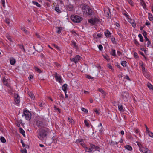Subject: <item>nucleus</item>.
<instances>
[{
	"label": "nucleus",
	"instance_id": "obj_17",
	"mask_svg": "<svg viewBox=\"0 0 153 153\" xmlns=\"http://www.w3.org/2000/svg\"><path fill=\"white\" fill-rule=\"evenodd\" d=\"M84 148L85 151L87 152H91L93 151V150L91 149V148H88L86 146Z\"/></svg>",
	"mask_w": 153,
	"mask_h": 153
},
{
	"label": "nucleus",
	"instance_id": "obj_45",
	"mask_svg": "<svg viewBox=\"0 0 153 153\" xmlns=\"http://www.w3.org/2000/svg\"><path fill=\"white\" fill-rule=\"evenodd\" d=\"M73 7L72 6H68V9L69 10H71Z\"/></svg>",
	"mask_w": 153,
	"mask_h": 153
},
{
	"label": "nucleus",
	"instance_id": "obj_59",
	"mask_svg": "<svg viewBox=\"0 0 153 153\" xmlns=\"http://www.w3.org/2000/svg\"><path fill=\"white\" fill-rule=\"evenodd\" d=\"M53 45L54 46V47L55 48H56L57 50H60L59 48L57 45L55 44H53Z\"/></svg>",
	"mask_w": 153,
	"mask_h": 153
},
{
	"label": "nucleus",
	"instance_id": "obj_55",
	"mask_svg": "<svg viewBox=\"0 0 153 153\" xmlns=\"http://www.w3.org/2000/svg\"><path fill=\"white\" fill-rule=\"evenodd\" d=\"M98 48H99V49L100 50H102L103 47H102V45H99L98 46Z\"/></svg>",
	"mask_w": 153,
	"mask_h": 153
},
{
	"label": "nucleus",
	"instance_id": "obj_31",
	"mask_svg": "<svg viewBox=\"0 0 153 153\" xmlns=\"http://www.w3.org/2000/svg\"><path fill=\"white\" fill-rule=\"evenodd\" d=\"M32 3L33 4L36 5L38 7H41L40 5L37 2L33 1L32 2Z\"/></svg>",
	"mask_w": 153,
	"mask_h": 153
},
{
	"label": "nucleus",
	"instance_id": "obj_7",
	"mask_svg": "<svg viewBox=\"0 0 153 153\" xmlns=\"http://www.w3.org/2000/svg\"><path fill=\"white\" fill-rule=\"evenodd\" d=\"M55 77L56 81L58 82L59 83H62V81L61 79V76L57 73H55Z\"/></svg>",
	"mask_w": 153,
	"mask_h": 153
},
{
	"label": "nucleus",
	"instance_id": "obj_60",
	"mask_svg": "<svg viewBox=\"0 0 153 153\" xmlns=\"http://www.w3.org/2000/svg\"><path fill=\"white\" fill-rule=\"evenodd\" d=\"M128 1L130 5H132L133 2L131 0H128Z\"/></svg>",
	"mask_w": 153,
	"mask_h": 153
},
{
	"label": "nucleus",
	"instance_id": "obj_1",
	"mask_svg": "<svg viewBox=\"0 0 153 153\" xmlns=\"http://www.w3.org/2000/svg\"><path fill=\"white\" fill-rule=\"evenodd\" d=\"M47 132L48 128H40L38 133V138L42 140L44 138L46 137Z\"/></svg>",
	"mask_w": 153,
	"mask_h": 153
},
{
	"label": "nucleus",
	"instance_id": "obj_48",
	"mask_svg": "<svg viewBox=\"0 0 153 153\" xmlns=\"http://www.w3.org/2000/svg\"><path fill=\"white\" fill-rule=\"evenodd\" d=\"M21 151L22 153H27V151L26 149H24V150H21Z\"/></svg>",
	"mask_w": 153,
	"mask_h": 153
},
{
	"label": "nucleus",
	"instance_id": "obj_6",
	"mask_svg": "<svg viewBox=\"0 0 153 153\" xmlns=\"http://www.w3.org/2000/svg\"><path fill=\"white\" fill-rule=\"evenodd\" d=\"M99 21V19L97 18H93L88 20V22L92 25H94Z\"/></svg>",
	"mask_w": 153,
	"mask_h": 153
},
{
	"label": "nucleus",
	"instance_id": "obj_53",
	"mask_svg": "<svg viewBox=\"0 0 153 153\" xmlns=\"http://www.w3.org/2000/svg\"><path fill=\"white\" fill-rule=\"evenodd\" d=\"M145 127H146V133H147L148 132H149L150 131L149 130V128H148L146 124L145 125Z\"/></svg>",
	"mask_w": 153,
	"mask_h": 153
},
{
	"label": "nucleus",
	"instance_id": "obj_26",
	"mask_svg": "<svg viewBox=\"0 0 153 153\" xmlns=\"http://www.w3.org/2000/svg\"><path fill=\"white\" fill-rule=\"evenodd\" d=\"M57 28L58 30L56 32L58 34H59L61 33V31L62 30V27H57Z\"/></svg>",
	"mask_w": 153,
	"mask_h": 153
},
{
	"label": "nucleus",
	"instance_id": "obj_64",
	"mask_svg": "<svg viewBox=\"0 0 153 153\" xmlns=\"http://www.w3.org/2000/svg\"><path fill=\"white\" fill-rule=\"evenodd\" d=\"M102 34L101 33H98L97 34V36L99 38L101 37L102 36Z\"/></svg>",
	"mask_w": 153,
	"mask_h": 153
},
{
	"label": "nucleus",
	"instance_id": "obj_58",
	"mask_svg": "<svg viewBox=\"0 0 153 153\" xmlns=\"http://www.w3.org/2000/svg\"><path fill=\"white\" fill-rule=\"evenodd\" d=\"M143 34L144 36L145 37V36H146L147 34L146 33V32L144 30H143Z\"/></svg>",
	"mask_w": 153,
	"mask_h": 153
},
{
	"label": "nucleus",
	"instance_id": "obj_14",
	"mask_svg": "<svg viewBox=\"0 0 153 153\" xmlns=\"http://www.w3.org/2000/svg\"><path fill=\"white\" fill-rule=\"evenodd\" d=\"M104 34L107 37H110L111 35L110 32L107 30L105 31Z\"/></svg>",
	"mask_w": 153,
	"mask_h": 153
},
{
	"label": "nucleus",
	"instance_id": "obj_29",
	"mask_svg": "<svg viewBox=\"0 0 153 153\" xmlns=\"http://www.w3.org/2000/svg\"><path fill=\"white\" fill-rule=\"evenodd\" d=\"M19 47L24 52H25V50L24 49V46H23L22 44L19 45Z\"/></svg>",
	"mask_w": 153,
	"mask_h": 153
},
{
	"label": "nucleus",
	"instance_id": "obj_32",
	"mask_svg": "<svg viewBox=\"0 0 153 153\" xmlns=\"http://www.w3.org/2000/svg\"><path fill=\"white\" fill-rule=\"evenodd\" d=\"M138 37L140 38V41L142 42H143V37H142L141 34H140L138 35Z\"/></svg>",
	"mask_w": 153,
	"mask_h": 153
},
{
	"label": "nucleus",
	"instance_id": "obj_25",
	"mask_svg": "<svg viewBox=\"0 0 153 153\" xmlns=\"http://www.w3.org/2000/svg\"><path fill=\"white\" fill-rule=\"evenodd\" d=\"M147 86L149 89L153 90V86L151 84L149 83H148L147 84Z\"/></svg>",
	"mask_w": 153,
	"mask_h": 153
},
{
	"label": "nucleus",
	"instance_id": "obj_21",
	"mask_svg": "<svg viewBox=\"0 0 153 153\" xmlns=\"http://www.w3.org/2000/svg\"><path fill=\"white\" fill-rule=\"evenodd\" d=\"M28 95L32 99H34L35 96L32 92H30L29 93Z\"/></svg>",
	"mask_w": 153,
	"mask_h": 153
},
{
	"label": "nucleus",
	"instance_id": "obj_4",
	"mask_svg": "<svg viewBox=\"0 0 153 153\" xmlns=\"http://www.w3.org/2000/svg\"><path fill=\"white\" fill-rule=\"evenodd\" d=\"M23 114L22 116H25L26 120H30L31 118V114L30 112L26 110H24L23 111Z\"/></svg>",
	"mask_w": 153,
	"mask_h": 153
},
{
	"label": "nucleus",
	"instance_id": "obj_34",
	"mask_svg": "<svg viewBox=\"0 0 153 153\" xmlns=\"http://www.w3.org/2000/svg\"><path fill=\"white\" fill-rule=\"evenodd\" d=\"M0 140L3 143H5L6 142V140L3 137H1Z\"/></svg>",
	"mask_w": 153,
	"mask_h": 153
},
{
	"label": "nucleus",
	"instance_id": "obj_51",
	"mask_svg": "<svg viewBox=\"0 0 153 153\" xmlns=\"http://www.w3.org/2000/svg\"><path fill=\"white\" fill-rule=\"evenodd\" d=\"M134 57L136 58H138V55L137 53L136 52H134Z\"/></svg>",
	"mask_w": 153,
	"mask_h": 153
},
{
	"label": "nucleus",
	"instance_id": "obj_13",
	"mask_svg": "<svg viewBox=\"0 0 153 153\" xmlns=\"http://www.w3.org/2000/svg\"><path fill=\"white\" fill-rule=\"evenodd\" d=\"M68 85L66 84H64L62 87V89L64 91L65 93H67V88Z\"/></svg>",
	"mask_w": 153,
	"mask_h": 153
},
{
	"label": "nucleus",
	"instance_id": "obj_8",
	"mask_svg": "<svg viewBox=\"0 0 153 153\" xmlns=\"http://www.w3.org/2000/svg\"><path fill=\"white\" fill-rule=\"evenodd\" d=\"M36 124L39 128H42L44 127V124L43 123L42 121L39 120L36 121Z\"/></svg>",
	"mask_w": 153,
	"mask_h": 153
},
{
	"label": "nucleus",
	"instance_id": "obj_40",
	"mask_svg": "<svg viewBox=\"0 0 153 153\" xmlns=\"http://www.w3.org/2000/svg\"><path fill=\"white\" fill-rule=\"evenodd\" d=\"M84 123L86 125V126L87 127H89V124L88 123V122L86 120H84Z\"/></svg>",
	"mask_w": 153,
	"mask_h": 153
},
{
	"label": "nucleus",
	"instance_id": "obj_12",
	"mask_svg": "<svg viewBox=\"0 0 153 153\" xmlns=\"http://www.w3.org/2000/svg\"><path fill=\"white\" fill-rule=\"evenodd\" d=\"M140 150L144 153H148V152L149 151V150L148 149L143 147V148H141V149H140Z\"/></svg>",
	"mask_w": 153,
	"mask_h": 153
},
{
	"label": "nucleus",
	"instance_id": "obj_24",
	"mask_svg": "<svg viewBox=\"0 0 153 153\" xmlns=\"http://www.w3.org/2000/svg\"><path fill=\"white\" fill-rule=\"evenodd\" d=\"M141 4L143 6V8H144L146 7V4L145 2L143 0L141 1L140 2Z\"/></svg>",
	"mask_w": 153,
	"mask_h": 153
},
{
	"label": "nucleus",
	"instance_id": "obj_36",
	"mask_svg": "<svg viewBox=\"0 0 153 153\" xmlns=\"http://www.w3.org/2000/svg\"><path fill=\"white\" fill-rule=\"evenodd\" d=\"M126 62L125 61H122L121 62V65L123 67H126Z\"/></svg>",
	"mask_w": 153,
	"mask_h": 153
},
{
	"label": "nucleus",
	"instance_id": "obj_37",
	"mask_svg": "<svg viewBox=\"0 0 153 153\" xmlns=\"http://www.w3.org/2000/svg\"><path fill=\"white\" fill-rule=\"evenodd\" d=\"M111 54L114 56H116L115 54V50L113 49L112 50V51L111 52Z\"/></svg>",
	"mask_w": 153,
	"mask_h": 153
},
{
	"label": "nucleus",
	"instance_id": "obj_9",
	"mask_svg": "<svg viewBox=\"0 0 153 153\" xmlns=\"http://www.w3.org/2000/svg\"><path fill=\"white\" fill-rule=\"evenodd\" d=\"M80 57L79 55H76L75 57L71 59V60L74 62L75 63H76L79 60Z\"/></svg>",
	"mask_w": 153,
	"mask_h": 153
},
{
	"label": "nucleus",
	"instance_id": "obj_44",
	"mask_svg": "<svg viewBox=\"0 0 153 153\" xmlns=\"http://www.w3.org/2000/svg\"><path fill=\"white\" fill-rule=\"evenodd\" d=\"M55 10L56 12L58 13H60V11L58 7H56L55 8Z\"/></svg>",
	"mask_w": 153,
	"mask_h": 153
},
{
	"label": "nucleus",
	"instance_id": "obj_23",
	"mask_svg": "<svg viewBox=\"0 0 153 153\" xmlns=\"http://www.w3.org/2000/svg\"><path fill=\"white\" fill-rule=\"evenodd\" d=\"M83 140L82 139H79L78 140H77L76 141V143H82L83 141Z\"/></svg>",
	"mask_w": 153,
	"mask_h": 153
},
{
	"label": "nucleus",
	"instance_id": "obj_33",
	"mask_svg": "<svg viewBox=\"0 0 153 153\" xmlns=\"http://www.w3.org/2000/svg\"><path fill=\"white\" fill-rule=\"evenodd\" d=\"M98 91L100 92L102 94H105V92L104 91V90H103L101 88H99L98 89Z\"/></svg>",
	"mask_w": 153,
	"mask_h": 153
},
{
	"label": "nucleus",
	"instance_id": "obj_41",
	"mask_svg": "<svg viewBox=\"0 0 153 153\" xmlns=\"http://www.w3.org/2000/svg\"><path fill=\"white\" fill-rule=\"evenodd\" d=\"M147 133L150 137H153V133L152 132L149 131V132H148Z\"/></svg>",
	"mask_w": 153,
	"mask_h": 153
},
{
	"label": "nucleus",
	"instance_id": "obj_35",
	"mask_svg": "<svg viewBox=\"0 0 153 153\" xmlns=\"http://www.w3.org/2000/svg\"><path fill=\"white\" fill-rule=\"evenodd\" d=\"M34 69L35 71H36L39 73H41L42 72V71L37 67H35Z\"/></svg>",
	"mask_w": 153,
	"mask_h": 153
},
{
	"label": "nucleus",
	"instance_id": "obj_47",
	"mask_svg": "<svg viewBox=\"0 0 153 153\" xmlns=\"http://www.w3.org/2000/svg\"><path fill=\"white\" fill-rule=\"evenodd\" d=\"M104 56V58L105 59L108 61L109 60V57L107 55H106L104 56Z\"/></svg>",
	"mask_w": 153,
	"mask_h": 153
},
{
	"label": "nucleus",
	"instance_id": "obj_43",
	"mask_svg": "<svg viewBox=\"0 0 153 153\" xmlns=\"http://www.w3.org/2000/svg\"><path fill=\"white\" fill-rule=\"evenodd\" d=\"M81 110L85 113H87L88 112V110L84 108H81Z\"/></svg>",
	"mask_w": 153,
	"mask_h": 153
},
{
	"label": "nucleus",
	"instance_id": "obj_2",
	"mask_svg": "<svg viewBox=\"0 0 153 153\" xmlns=\"http://www.w3.org/2000/svg\"><path fill=\"white\" fill-rule=\"evenodd\" d=\"M82 9L83 12L85 13L88 16H92L94 13L92 10L89 6L85 4L82 6Z\"/></svg>",
	"mask_w": 153,
	"mask_h": 153
},
{
	"label": "nucleus",
	"instance_id": "obj_52",
	"mask_svg": "<svg viewBox=\"0 0 153 153\" xmlns=\"http://www.w3.org/2000/svg\"><path fill=\"white\" fill-rule=\"evenodd\" d=\"M21 143L22 144V146L23 147H25V144L24 143L23 141L22 140H21Z\"/></svg>",
	"mask_w": 153,
	"mask_h": 153
},
{
	"label": "nucleus",
	"instance_id": "obj_16",
	"mask_svg": "<svg viewBox=\"0 0 153 153\" xmlns=\"http://www.w3.org/2000/svg\"><path fill=\"white\" fill-rule=\"evenodd\" d=\"M118 109L121 112H123L124 111V110L123 109V106L122 105H118Z\"/></svg>",
	"mask_w": 153,
	"mask_h": 153
},
{
	"label": "nucleus",
	"instance_id": "obj_27",
	"mask_svg": "<svg viewBox=\"0 0 153 153\" xmlns=\"http://www.w3.org/2000/svg\"><path fill=\"white\" fill-rule=\"evenodd\" d=\"M71 42L72 43V45H74L75 48L77 49L78 48V46L76 45V42L73 41H71Z\"/></svg>",
	"mask_w": 153,
	"mask_h": 153
},
{
	"label": "nucleus",
	"instance_id": "obj_57",
	"mask_svg": "<svg viewBox=\"0 0 153 153\" xmlns=\"http://www.w3.org/2000/svg\"><path fill=\"white\" fill-rule=\"evenodd\" d=\"M134 43L136 45H139V43L137 41L136 39H134Z\"/></svg>",
	"mask_w": 153,
	"mask_h": 153
},
{
	"label": "nucleus",
	"instance_id": "obj_11",
	"mask_svg": "<svg viewBox=\"0 0 153 153\" xmlns=\"http://www.w3.org/2000/svg\"><path fill=\"white\" fill-rule=\"evenodd\" d=\"M3 81L4 84L5 86L7 87L9 86V84L8 83L7 79L4 77L3 78Z\"/></svg>",
	"mask_w": 153,
	"mask_h": 153
},
{
	"label": "nucleus",
	"instance_id": "obj_10",
	"mask_svg": "<svg viewBox=\"0 0 153 153\" xmlns=\"http://www.w3.org/2000/svg\"><path fill=\"white\" fill-rule=\"evenodd\" d=\"M15 101L16 104H19L20 102V97L17 94L16 95H15Z\"/></svg>",
	"mask_w": 153,
	"mask_h": 153
},
{
	"label": "nucleus",
	"instance_id": "obj_30",
	"mask_svg": "<svg viewBox=\"0 0 153 153\" xmlns=\"http://www.w3.org/2000/svg\"><path fill=\"white\" fill-rule=\"evenodd\" d=\"M108 10L107 12L105 11V14H106L107 17H109L110 16V12L109 9H108Z\"/></svg>",
	"mask_w": 153,
	"mask_h": 153
},
{
	"label": "nucleus",
	"instance_id": "obj_63",
	"mask_svg": "<svg viewBox=\"0 0 153 153\" xmlns=\"http://www.w3.org/2000/svg\"><path fill=\"white\" fill-rule=\"evenodd\" d=\"M111 40L113 43H114L115 42V39L114 38H111Z\"/></svg>",
	"mask_w": 153,
	"mask_h": 153
},
{
	"label": "nucleus",
	"instance_id": "obj_5",
	"mask_svg": "<svg viewBox=\"0 0 153 153\" xmlns=\"http://www.w3.org/2000/svg\"><path fill=\"white\" fill-rule=\"evenodd\" d=\"M122 98L124 101H127L129 97V94L127 92H123L122 94Z\"/></svg>",
	"mask_w": 153,
	"mask_h": 153
},
{
	"label": "nucleus",
	"instance_id": "obj_3",
	"mask_svg": "<svg viewBox=\"0 0 153 153\" xmlns=\"http://www.w3.org/2000/svg\"><path fill=\"white\" fill-rule=\"evenodd\" d=\"M71 20L75 23H79L82 20V18L78 15H73L71 16Z\"/></svg>",
	"mask_w": 153,
	"mask_h": 153
},
{
	"label": "nucleus",
	"instance_id": "obj_50",
	"mask_svg": "<svg viewBox=\"0 0 153 153\" xmlns=\"http://www.w3.org/2000/svg\"><path fill=\"white\" fill-rule=\"evenodd\" d=\"M143 73V74L144 75V76L146 77H147L146 76V74H147V73L146 72V70H142Z\"/></svg>",
	"mask_w": 153,
	"mask_h": 153
},
{
	"label": "nucleus",
	"instance_id": "obj_46",
	"mask_svg": "<svg viewBox=\"0 0 153 153\" xmlns=\"http://www.w3.org/2000/svg\"><path fill=\"white\" fill-rule=\"evenodd\" d=\"M137 144L139 147L140 150L141 149V148H142L143 147V146L140 143H137Z\"/></svg>",
	"mask_w": 153,
	"mask_h": 153
},
{
	"label": "nucleus",
	"instance_id": "obj_18",
	"mask_svg": "<svg viewBox=\"0 0 153 153\" xmlns=\"http://www.w3.org/2000/svg\"><path fill=\"white\" fill-rule=\"evenodd\" d=\"M125 148L127 150L131 151L132 149V147L129 145H127L125 146Z\"/></svg>",
	"mask_w": 153,
	"mask_h": 153
},
{
	"label": "nucleus",
	"instance_id": "obj_28",
	"mask_svg": "<svg viewBox=\"0 0 153 153\" xmlns=\"http://www.w3.org/2000/svg\"><path fill=\"white\" fill-rule=\"evenodd\" d=\"M68 120H69V122L71 124H74V121L71 118L68 117Z\"/></svg>",
	"mask_w": 153,
	"mask_h": 153
},
{
	"label": "nucleus",
	"instance_id": "obj_39",
	"mask_svg": "<svg viewBox=\"0 0 153 153\" xmlns=\"http://www.w3.org/2000/svg\"><path fill=\"white\" fill-rule=\"evenodd\" d=\"M86 77L89 79H92L94 80V77L91 76L89 75H87L86 76Z\"/></svg>",
	"mask_w": 153,
	"mask_h": 153
},
{
	"label": "nucleus",
	"instance_id": "obj_54",
	"mask_svg": "<svg viewBox=\"0 0 153 153\" xmlns=\"http://www.w3.org/2000/svg\"><path fill=\"white\" fill-rule=\"evenodd\" d=\"M54 108L55 110H57L59 113L60 112V110L59 108H57L56 106H54Z\"/></svg>",
	"mask_w": 153,
	"mask_h": 153
},
{
	"label": "nucleus",
	"instance_id": "obj_56",
	"mask_svg": "<svg viewBox=\"0 0 153 153\" xmlns=\"http://www.w3.org/2000/svg\"><path fill=\"white\" fill-rule=\"evenodd\" d=\"M40 56L42 58H45V55L42 53H41L40 54Z\"/></svg>",
	"mask_w": 153,
	"mask_h": 153
},
{
	"label": "nucleus",
	"instance_id": "obj_22",
	"mask_svg": "<svg viewBox=\"0 0 153 153\" xmlns=\"http://www.w3.org/2000/svg\"><path fill=\"white\" fill-rule=\"evenodd\" d=\"M148 14H149L148 18H149V19L151 21L153 20V16H152V15L151 13H149Z\"/></svg>",
	"mask_w": 153,
	"mask_h": 153
},
{
	"label": "nucleus",
	"instance_id": "obj_20",
	"mask_svg": "<svg viewBox=\"0 0 153 153\" xmlns=\"http://www.w3.org/2000/svg\"><path fill=\"white\" fill-rule=\"evenodd\" d=\"M130 23L132 25V27L134 28L135 27L136 25V24L134 22V20H131L130 22Z\"/></svg>",
	"mask_w": 153,
	"mask_h": 153
},
{
	"label": "nucleus",
	"instance_id": "obj_38",
	"mask_svg": "<svg viewBox=\"0 0 153 153\" xmlns=\"http://www.w3.org/2000/svg\"><path fill=\"white\" fill-rule=\"evenodd\" d=\"M96 147H97V146L94 145L92 144L90 145V148H91V149L93 150V149H95L96 148Z\"/></svg>",
	"mask_w": 153,
	"mask_h": 153
},
{
	"label": "nucleus",
	"instance_id": "obj_61",
	"mask_svg": "<svg viewBox=\"0 0 153 153\" xmlns=\"http://www.w3.org/2000/svg\"><path fill=\"white\" fill-rule=\"evenodd\" d=\"M28 78L30 80L32 79L33 78V76L31 74L28 77Z\"/></svg>",
	"mask_w": 153,
	"mask_h": 153
},
{
	"label": "nucleus",
	"instance_id": "obj_62",
	"mask_svg": "<svg viewBox=\"0 0 153 153\" xmlns=\"http://www.w3.org/2000/svg\"><path fill=\"white\" fill-rule=\"evenodd\" d=\"M7 38L10 42H12V40L10 36H7Z\"/></svg>",
	"mask_w": 153,
	"mask_h": 153
},
{
	"label": "nucleus",
	"instance_id": "obj_19",
	"mask_svg": "<svg viewBox=\"0 0 153 153\" xmlns=\"http://www.w3.org/2000/svg\"><path fill=\"white\" fill-rule=\"evenodd\" d=\"M10 63L11 65H13L15 63V60L14 58H11L10 59Z\"/></svg>",
	"mask_w": 153,
	"mask_h": 153
},
{
	"label": "nucleus",
	"instance_id": "obj_42",
	"mask_svg": "<svg viewBox=\"0 0 153 153\" xmlns=\"http://www.w3.org/2000/svg\"><path fill=\"white\" fill-rule=\"evenodd\" d=\"M5 22L9 24L10 22V20L9 18H6L5 20Z\"/></svg>",
	"mask_w": 153,
	"mask_h": 153
},
{
	"label": "nucleus",
	"instance_id": "obj_49",
	"mask_svg": "<svg viewBox=\"0 0 153 153\" xmlns=\"http://www.w3.org/2000/svg\"><path fill=\"white\" fill-rule=\"evenodd\" d=\"M80 144L84 148L86 146L85 144L83 142H82V143H80Z\"/></svg>",
	"mask_w": 153,
	"mask_h": 153
},
{
	"label": "nucleus",
	"instance_id": "obj_15",
	"mask_svg": "<svg viewBox=\"0 0 153 153\" xmlns=\"http://www.w3.org/2000/svg\"><path fill=\"white\" fill-rule=\"evenodd\" d=\"M19 132L22 134L25 137V132L20 127L19 129Z\"/></svg>",
	"mask_w": 153,
	"mask_h": 153
}]
</instances>
